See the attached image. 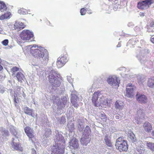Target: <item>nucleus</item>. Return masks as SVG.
Instances as JSON below:
<instances>
[{"label":"nucleus","mask_w":154,"mask_h":154,"mask_svg":"<svg viewBox=\"0 0 154 154\" xmlns=\"http://www.w3.org/2000/svg\"><path fill=\"white\" fill-rule=\"evenodd\" d=\"M30 51L32 56L38 59L37 62L32 63L34 66H38L41 63L44 65H46L48 60V53L44 48L33 45L30 48Z\"/></svg>","instance_id":"nucleus-1"},{"label":"nucleus","mask_w":154,"mask_h":154,"mask_svg":"<svg viewBox=\"0 0 154 154\" xmlns=\"http://www.w3.org/2000/svg\"><path fill=\"white\" fill-rule=\"evenodd\" d=\"M92 102L95 106L105 107L106 106H109L112 101L110 99H107L104 97L100 91L95 92L92 98Z\"/></svg>","instance_id":"nucleus-2"},{"label":"nucleus","mask_w":154,"mask_h":154,"mask_svg":"<svg viewBox=\"0 0 154 154\" xmlns=\"http://www.w3.org/2000/svg\"><path fill=\"white\" fill-rule=\"evenodd\" d=\"M55 140V144L52 148L51 154H63L65 148L64 137L61 134L57 133Z\"/></svg>","instance_id":"nucleus-3"},{"label":"nucleus","mask_w":154,"mask_h":154,"mask_svg":"<svg viewBox=\"0 0 154 154\" xmlns=\"http://www.w3.org/2000/svg\"><path fill=\"white\" fill-rule=\"evenodd\" d=\"M49 80L50 82L55 87L59 86L60 84L61 77L58 72L54 70L52 67L49 69Z\"/></svg>","instance_id":"nucleus-4"},{"label":"nucleus","mask_w":154,"mask_h":154,"mask_svg":"<svg viewBox=\"0 0 154 154\" xmlns=\"http://www.w3.org/2000/svg\"><path fill=\"white\" fill-rule=\"evenodd\" d=\"M91 131L89 127L87 126L84 130L82 137L80 140L82 144L86 146L90 141Z\"/></svg>","instance_id":"nucleus-5"},{"label":"nucleus","mask_w":154,"mask_h":154,"mask_svg":"<svg viewBox=\"0 0 154 154\" xmlns=\"http://www.w3.org/2000/svg\"><path fill=\"white\" fill-rule=\"evenodd\" d=\"M149 51L148 49H146L141 50L137 56V57L140 63L142 64H145L146 66H149L148 63H146V55L149 53ZM148 63L149 65L153 64V62L151 61H149Z\"/></svg>","instance_id":"nucleus-6"},{"label":"nucleus","mask_w":154,"mask_h":154,"mask_svg":"<svg viewBox=\"0 0 154 154\" xmlns=\"http://www.w3.org/2000/svg\"><path fill=\"white\" fill-rule=\"evenodd\" d=\"M115 146L116 149L120 152L126 151L128 149V145L126 140L121 137L118 138L116 140Z\"/></svg>","instance_id":"nucleus-7"},{"label":"nucleus","mask_w":154,"mask_h":154,"mask_svg":"<svg viewBox=\"0 0 154 154\" xmlns=\"http://www.w3.org/2000/svg\"><path fill=\"white\" fill-rule=\"evenodd\" d=\"M152 4H153L152 6L154 5V0H145L139 2L137 4V7L142 10L146 9Z\"/></svg>","instance_id":"nucleus-8"},{"label":"nucleus","mask_w":154,"mask_h":154,"mask_svg":"<svg viewBox=\"0 0 154 154\" xmlns=\"http://www.w3.org/2000/svg\"><path fill=\"white\" fill-rule=\"evenodd\" d=\"M136 87L131 83H128L126 87L125 96L128 97L132 98L134 95V91Z\"/></svg>","instance_id":"nucleus-9"},{"label":"nucleus","mask_w":154,"mask_h":154,"mask_svg":"<svg viewBox=\"0 0 154 154\" xmlns=\"http://www.w3.org/2000/svg\"><path fill=\"white\" fill-rule=\"evenodd\" d=\"M107 81L109 85L116 88V87L119 86L120 80L116 76L113 75L109 76L107 79Z\"/></svg>","instance_id":"nucleus-10"},{"label":"nucleus","mask_w":154,"mask_h":154,"mask_svg":"<svg viewBox=\"0 0 154 154\" xmlns=\"http://www.w3.org/2000/svg\"><path fill=\"white\" fill-rule=\"evenodd\" d=\"M33 36V32L28 30H23L20 34V37L23 40H28Z\"/></svg>","instance_id":"nucleus-11"},{"label":"nucleus","mask_w":154,"mask_h":154,"mask_svg":"<svg viewBox=\"0 0 154 154\" xmlns=\"http://www.w3.org/2000/svg\"><path fill=\"white\" fill-rule=\"evenodd\" d=\"M144 110L142 109H138L136 114L135 115L134 118L136 123L137 124L142 122L143 119L144 117Z\"/></svg>","instance_id":"nucleus-12"},{"label":"nucleus","mask_w":154,"mask_h":154,"mask_svg":"<svg viewBox=\"0 0 154 154\" xmlns=\"http://www.w3.org/2000/svg\"><path fill=\"white\" fill-rule=\"evenodd\" d=\"M67 61V56L66 55H62L58 58L57 62V65L58 68L63 66Z\"/></svg>","instance_id":"nucleus-13"},{"label":"nucleus","mask_w":154,"mask_h":154,"mask_svg":"<svg viewBox=\"0 0 154 154\" xmlns=\"http://www.w3.org/2000/svg\"><path fill=\"white\" fill-rule=\"evenodd\" d=\"M18 143L19 140L18 138H13L11 143L12 146L15 150L22 151L23 150V148L20 144H18Z\"/></svg>","instance_id":"nucleus-14"},{"label":"nucleus","mask_w":154,"mask_h":154,"mask_svg":"<svg viewBox=\"0 0 154 154\" xmlns=\"http://www.w3.org/2000/svg\"><path fill=\"white\" fill-rule=\"evenodd\" d=\"M24 130L26 133L29 138V140H30L32 143H33L35 140V139L33 134V131L32 129L29 127H26L25 128Z\"/></svg>","instance_id":"nucleus-15"},{"label":"nucleus","mask_w":154,"mask_h":154,"mask_svg":"<svg viewBox=\"0 0 154 154\" xmlns=\"http://www.w3.org/2000/svg\"><path fill=\"white\" fill-rule=\"evenodd\" d=\"M137 100L141 103H146L147 102V97L143 94H140L137 93L136 95Z\"/></svg>","instance_id":"nucleus-16"},{"label":"nucleus","mask_w":154,"mask_h":154,"mask_svg":"<svg viewBox=\"0 0 154 154\" xmlns=\"http://www.w3.org/2000/svg\"><path fill=\"white\" fill-rule=\"evenodd\" d=\"M69 145L71 148H77L79 147V144L76 139L74 138L72 139L69 142Z\"/></svg>","instance_id":"nucleus-17"},{"label":"nucleus","mask_w":154,"mask_h":154,"mask_svg":"<svg viewBox=\"0 0 154 154\" xmlns=\"http://www.w3.org/2000/svg\"><path fill=\"white\" fill-rule=\"evenodd\" d=\"M123 103L120 100H117L115 103L114 106L116 109L120 110H122L124 107Z\"/></svg>","instance_id":"nucleus-18"},{"label":"nucleus","mask_w":154,"mask_h":154,"mask_svg":"<svg viewBox=\"0 0 154 154\" xmlns=\"http://www.w3.org/2000/svg\"><path fill=\"white\" fill-rule=\"evenodd\" d=\"M143 127L144 130L148 132H150L152 129V126L151 124L147 122L143 123Z\"/></svg>","instance_id":"nucleus-19"},{"label":"nucleus","mask_w":154,"mask_h":154,"mask_svg":"<svg viewBox=\"0 0 154 154\" xmlns=\"http://www.w3.org/2000/svg\"><path fill=\"white\" fill-rule=\"evenodd\" d=\"M16 77L18 81L21 83L24 81L26 79L24 75L21 72H18L16 75Z\"/></svg>","instance_id":"nucleus-20"},{"label":"nucleus","mask_w":154,"mask_h":154,"mask_svg":"<svg viewBox=\"0 0 154 154\" xmlns=\"http://www.w3.org/2000/svg\"><path fill=\"white\" fill-rule=\"evenodd\" d=\"M147 85L151 88H154V77H152L148 79Z\"/></svg>","instance_id":"nucleus-21"},{"label":"nucleus","mask_w":154,"mask_h":154,"mask_svg":"<svg viewBox=\"0 0 154 154\" xmlns=\"http://www.w3.org/2000/svg\"><path fill=\"white\" fill-rule=\"evenodd\" d=\"M10 131L11 133L15 136L14 138H18V137L17 134V130L13 126H11L10 127Z\"/></svg>","instance_id":"nucleus-22"},{"label":"nucleus","mask_w":154,"mask_h":154,"mask_svg":"<svg viewBox=\"0 0 154 154\" xmlns=\"http://www.w3.org/2000/svg\"><path fill=\"white\" fill-rule=\"evenodd\" d=\"M24 113L26 114L34 117V115L32 114V109L26 107L24 108Z\"/></svg>","instance_id":"nucleus-23"},{"label":"nucleus","mask_w":154,"mask_h":154,"mask_svg":"<svg viewBox=\"0 0 154 154\" xmlns=\"http://www.w3.org/2000/svg\"><path fill=\"white\" fill-rule=\"evenodd\" d=\"M128 137L133 142H135L136 140V137L134 133L131 131H128Z\"/></svg>","instance_id":"nucleus-24"},{"label":"nucleus","mask_w":154,"mask_h":154,"mask_svg":"<svg viewBox=\"0 0 154 154\" xmlns=\"http://www.w3.org/2000/svg\"><path fill=\"white\" fill-rule=\"evenodd\" d=\"M7 8L4 2L0 1V11L2 12H4L6 10Z\"/></svg>","instance_id":"nucleus-25"},{"label":"nucleus","mask_w":154,"mask_h":154,"mask_svg":"<svg viewBox=\"0 0 154 154\" xmlns=\"http://www.w3.org/2000/svg\"><path fill=\"white\" fill-rule=\"evenodd\" d=\"M104 140L105 142L106 145L109 147H111L112 146V143L110 141L109 139L108 138L107 135L105 136Z\"/></svg>","instance_id":"nucleus-26"},{"label":"nucleus","mask_w":154,"mask_h":154,"mask_svg":"<svg viewBox=\"0 0 154 154\" xmlns=\"http://www.w3.org/2000/svg\"><path fill=\"white\" fill-rule=\"evenodd\" d=\"M146 146L148 148L152 151H154V143L150 142H146Z\"/></svg>","instance_id":"nucleus-27"},{"label":"nucleus","mask_w":154,"mask_h":154,"mask_svg":"<svg viewBox=\"0 0 154 154\" xmlns=\"http://www.w3.org/2000/svg\"><path fill=\"white\" fill-rule=\"evenodd\" d=\"M137 82L139 84H142L145 81V78L144 77L140 75L137 77Z\"/></svg>","instance_id":"nucleus-28"},{"label":"nucleus","mask_w":154,"mask_h":154,"mask_svg":"<svg viewBox=\"0 0 154 154\" xmlns=\"http://www.w3.org/2000/svg\"><path fill=\"white\" fill-rule=\"evenodd\" d=\"M18 12L20 14H25L28 13V11L25 9L21 8L18 10Z\"/></svg>","instance_id":"nucleus-29"},{"label":"nucleus","mask_w":154,"mask_h":154,"mask_svg":"<svg viewBox=\"0 0 154 154\" xmlns=\"http://www.w3.org/2000/svg\"><path fill=\"white\" fill-rule=\"evenodd\" d=\"M71 101H72V100L74 101H76L77 100V99L78 98L77 96L75 94H71Z\"/></svg>","instance_id":"nucleus-30"},{"label":"nucleus","mask_w":154,"mask_h":154,"mask_svg":"<svg viewBox=\"0 0 154 154\" xmlns=\"http://www.w3.org/2000/svg\"><path fill=\"white\" fill-rule=\"evenodd\" d=\"M4 15L6 19L9 18L11 17V13L10 12L5 13Z\"/></svg>","instance_id":"nucleus-31"},{"label":"nucleus","mask_w":154,"mask_h":154,"mask_svg":"<svg viewBox=\"0 0 154 154\" xmlns=\"http://www.w3.org/2000/svg\"><path fill=\"white\" fill-rule=\"evenodd\" d=\"M19 68L15 66L13 67L11 69V71L13 72V74H14L16 72L19 71Z\"/></svg>","instance_id":"nucleus-32"},{"label":"nucleus","mask_w":154,"mask_h":154,"mask_svg":"<svg viewBox=\"0 0 154 154\" xmlns=\"http://www.w3.org/2000/svg\"><path fill=\"white\" fill-rule=\"evenodd\" d=\"M86 10H85L84 8H82L81 9L80 13L82 15H84L86 12Z\"/></svg>","instance_id":"nucleus-33"},{"label":"nucleus","mask_w":154,"mask_h":154,"mask_svg":"<svg viewBox=\"0 0 154 154\" xmlns=\"http://www.w3.org/2000/svg\"><path fill=\"white\" fill-rule=\"evenodd\" d=\"M8 39H5L2 41V44L5 46H6L8 45Z\"/></svg>","instance_id":"nucleus-34"},{"label":"nucleus","mask_w":154,"mask_h":154,"mask_svg":"<svg viewBox=\"0 0 154 154\" xmlns=\"http://www.w3.org/2000/svg\"><path fill=\"white\" fill-rule=\"evenodd\" d=\"M147 29V31L149 32H154V28H150L149 26H148Z\"/></svg>","instance_id":"nucleus-35"},{"label":"nucleus","mask_w":154,"mask_h":154,"mask_svg":"<svg viewBox=\"0 0 154 154\" xmlns=\"http://www.w3.org/2000/svg\"><path fill=\"white\" fill-rule=\"evenodd\" d=\"M3 132L4 133V135H5V136H7L9 134V132L7 130L4 129L3 130Z\"/></svg>","instance_id":"nucleus-36"},{"label":"nucleus","mask_w":154,"mask_h":154,"mask_svg":"<svg viewBox=\"0 0 154 154\" xmlns=\"http://www.w3.org/2000/svg\"><path fill=\"white\" fill-rule=\"evenodd\" d=\"M71 102L75 107L77 108L78 107V105L76 102V101H74L72 100V101H71Z\"/></svg>","instance_id":"nucleus-37"},{"label":"nucleus","mask_w":154,"mask_h":154,"mask_svg":"<svg viewBox=\"0 0 154 154\" xmlns=\"http://www.w3.org/2000/svg\"><path fill=\"white\" fill-rule=\"evenodd\" d=\"M101 117H102V118H101V119H103V121L106 122V116L104 114H101Z\"/></svg>","instance_id":"nucleus-38"},{"label":"nucleus","mask_w":154,"mask_h":154,"mask_svg":"<svg viewBox=\"0 0 154 154\" xmlns=\"http://www.w3.org/2000/svg\"><path fill=\"white\" fill-rule=\"evenodd\" d=\"M67 79L69 82L72 83L73 80L70 76H67Z\"/></svg>","instance_id":"nucleus-39"},{"label":"nucleus","mask_w":154,"mask_h":154,"mask_svg":"<svg viewBox=\"0 0 154 154\" xmlns=\"http://www.w3.org/2000/svg\"><path fill=\"white\" fill-rule=\"evenodd\" d=\"M134 30L137 32H139L140 31V29L138 26H136L134 29Z\"/></svg>","instance_id":"nucleus-40"},{"label":"nucleus","mask_w":154,"mask_h":154,"mask_svg":"<svg viewBox=\"0 0 154 154\" xmlns=\"http://www.w3.org/2000/svg\"><path fill=\"white\" fill-rule=\"evenodd\" d=\"M19 24V25L20 26V28H22V29H23L25 27V25H24V24L22 22L20 23Z\"/></svg>","instance_id":"nucleus-41"},{"label":"nucleus","mask_w":154,"mask_h":154,"mask_svg":"<svg viewBox=\"0 0 154 154\" xmlns=\"http://www.w3.org/2000/svg\"><path fill=\"white\" fill-rule=\"evenodd\" d=\"M65 122V121L64 117H61V120H60L61 123H63Z\"/></svg>","instance_id":"nucleus-42"},{"label":"nucleus","mask_w":154,"mask_h":154,"mask_svg":"<svg viewBox=\"0 0 154 154\" xmlns=\"http://www.w3.org/2000/svg\"><path fill=\"white\" fill-rule=\"evenodd\" d=\"M150 28H154V23L152 22L151 23L149 26Z\"/></svg>","instance_id":"nucleus-43"},{"label":"nucleus","mask_w":154,"mask_h":154,"mask_svg":"<svg viewBox=\"0 0 154 154\" xmlns=\"http://www.w3.org/2000/svg\"><path fill=\"white\" fill-rule=\"evenodd\" d=\"M5 19H6V18H5L4 14L2 15L0 17V20H4Z\"/></svg>","instance_id":"nucleus-44"},{"label":"nucleus","mask_w":154,"mask_h":154,"mask_svg":"<svg viewBox=\"0 0 154 154\" xmlns=\"http://www.w3.org/2000/svg\"><path fill=\"white\" fill-rule=\"evenodd\" d=\"M151 41L153 43H154V35H152L151 38Z\"/></svg>","instance_id":"nucleus-45"},{"label":"nucleus","mask_w":154,"mask_h":154,"mask_svg":"<svg viewBox=\"0 0 154 154\" xmlns=\"http://www.w3.org/2000/svg\"><path fill=\"white\" fill-rule=\"evenodd\" d=\"M86 11L88 14H91L92 13L90 9H87V10H86Z\"/></svg>","instance_id":"nucleus-46"},{"label":"nucleus","mask_w":154,"mask_h":154,"mask_svg":"<svg viewBox=\"0 0 154 154\" xmlns=\"http://www.w3.org/2000/svg\"><path fill=\"white\" fill-rule=\"evenodd\" d=\"M32 154H36V152L35 150L34 149H32Z\"/></svg>","instance_id":"nucleus-47"},{"label":"nucleus","mask_w":154,"mask_h":154,"mask_svg":"<svg viewBox=\"0 0 154 154\" xmlns=\"http://www.w3.org/2000/svg\"><path fill=\"white\" fill-rule=\"evenodd\" d=\"M140 15L141 16H144V14L143 13L140 12Z\"/></svg>","instance_id":"nucleus-48"},{"label":"nucleus","mask_w":154,"mask_h":154,"mask_svg":"<svg viewBox=\"0 0 154 154\" xmlns=\"http://www.w3.org/2000/svg\"><path fill=\"white\" fill-rule=\"evenodd\" d=\"M21 89V88L19 86H18L17 88V90L18 91H19Z\"/></svg>","instance_id":"nucleus-49"},{"label":"nucleus","mask_w":154,"mask_h":154,"mask_svg":"<svg viewBox=\"0 0 154 154\" xmlns=\"http://www.w3.org/2000/svg\"><path fill=\"white\" fill-rule=\"evenodd\" d=\"M115 117L116 119H119L120 117H119V116H118V115H116V116H115Z\"/></svg>","instance_id":"nucleus-50"},{"label":"nucleus","mask_w":154,"mask_h":154,"mask_svg":"<svg viewBox=\"0 0 154 154\" xmlns=\"http://www.w3.org/2000/svg\"><path fill=\"white\" fill-rule=\"evenodd\" d=\"M2 69V66L0 64V71H1Z\"/></svg>","instance_id":"nucleus-51"},{"label":"nucleus","mask_w":154,"mask_h":154,"mask_svg":"<svg viewBox=\"0 0 154 154\" xmlns=\"http://www.w3.org/2000/svg\"><path fill=\"white\" fill-rule=\"evenodd\" d=\"M92 91V89L91 88H90L89 89V92H91Z\"/></svg>","instance_id":"nucleus-52"},{"label":"nucleus","mask_w":154,"mask_h":154,"mask_svg":"<svg viewBox=\"0 0 154 154\" xmlns=\"http://www.w3.org/2000/svg\"><path fill=\"white\" fill-rule=\"evenodd\" d=\"M121 46L120 44H118L117 46V47H120V46Z\"/></svg>","instance_id":"nucleus-53"},{"label":"nucleus","mask_w":154,"mask_h":154,"mask_svg":"<svg viewBox=\"0 0 154 154\" xmlns=\"http://www.w3.org/2000/svg\"><path fill=\"white\" fill-rule=\"evenodd\" d=\"M2 31V28H0V33L1 32V31Z\"/></svg>","instance_id":"nucleus-54"},{"label":"nucleus","mask_w":154,"mask_h":154,"mask_svg":"<svg viewBox=\"0 0 154 154\" xmlns=\"http://www.w3.org/2000/svg\"><path fill=\"white\" fill-rule=\"evenodd\" d=\"M131 41H132V40H130L129 41V43L131 42Z\"/></svg>","instance_id":"nucleus-55"},{"label":"nucleus","mask_w":154,"mask_h":154,"mask_svg":"<svg viewBox=\"0 0 154 154\" xmlns=\"http://www.w3.org/2000/svg\"><path fill=\"white\" fill-rule=\"evenodd\" d=\"M71 125L72 126H73V124H72Z\"/></svg>","instance_id":"nucleus-56"},{"label":"nucleus","mask_w":154,"mask_h":154,"mask_svg":"<svg viewBox=\"0 0 154 154\" xmlns=\"http://www.w3.org/2000/svg\"><path fill=\"white\" fill-rule=\"evenodd\" d=\"M1 59L0 58V63L1 62Z\"/></svg>","instance_id":"nucleus-57"},{"label":"nucleus","mask_w":154,"mask_h":154,"mask_svg":"<svg viewBox=\"0 0 154 154\" xmlns=\"http://www.w3.org/2000/svg\"><path fill=\"white\" fill-rule=\"evenodd\" d=\"M136 75H134V77H136Z\"/></svg>","instance_id":"nucleus-58"},{"label":"nucleus","mask_w":154,"mask_h":154,"mask_svg":"<svg viewBox=\"0 0 154 154\" xmlns=\"http://www.w3.org/2000/svg\"><path fill=\"white\" fill-rule=\"evenodd\" d=\"M73 128H74V127H73H73H72V130Z\"/></svg>","instance_id":"nucleus-59"},{"label":"nucleus","mask_w":154,"mask_h":154,"mask_svg":"<svg viewBox=\"0 0 154 154\" xmlns=\"http://www.w3.org/2000/svg\"><path fill=\"white\" fill-rule=\"evenodd\" d=\"M128 26H129V24H128Z\"/></svg>","instance_id":"nucleus-60"},{"label":"nucleus","mask_w":154,"mask_h":154,"mask_svg":"<svg viewBox=\"0 0 154 154\" xmlns=\"http://www.w3.org/2000/svg\"><path fill=\"white\" fill-rule=\"evenodd\" d=\"M79 129L80 130H81V129H80L79 128Z\"/></svg>","instance_id":"nucleus-61"},{"label":"nucleus","mask_w":154,"mask_h":154,"mask_svg":"<svg viewBox=\"0 0 154 154\" xmlns=\"http://www.w3.org/2000/svg\"><path fill=\"white\" fill-rule=\"evenodd\" d=\"M15 102H16V100H15Z\"/></svg>","instance_id":"nucleus-62"},{"label":"nucleus","mask_w":154,"mask_h":154,"mask_svg":"<svg viewBox=\"0 0 154 154\" xmlns=\"http://www.w3.org/2000/svg\"><path fill=\"white\" fill-rule=\"evenodd\" d=\"M0 154H1L0 153Z\"/></svg>","instance_id":"nucleus-63"}]
</instances>
